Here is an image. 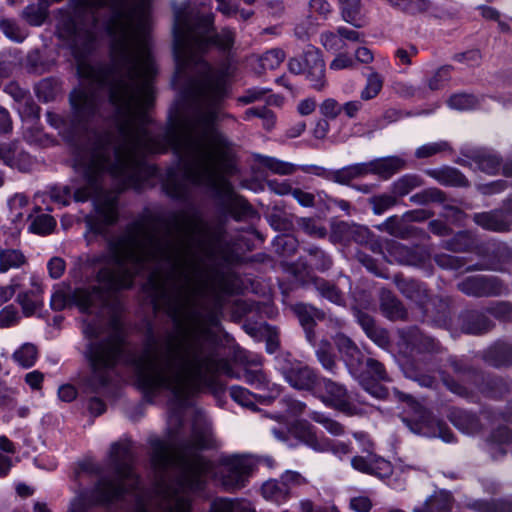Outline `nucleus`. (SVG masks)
I'll use <instances>...</instances> for the list:
<instances>
[{
  "mask_svg": "<svg viewBox=\"0 0 512 512\" xmlns=\"http://www.w3.org/2000/svg\"><path fill=\"white\" fill-rule=\"evenodd\" d=\"M392 7L398 8L404 12L415 13L424 6L422 0H386Z\"/></svg>",
  "mask_w": 512,
  "mask_h": 512,
  "instance_id": "obj_45",
  "label": "nucleus"
},
{
  "mask_svg": "<svg viewBox=\"0 0 512 512\" xmlns=\"http://www.w3.org/2000/svg\"><path fill=\"white\" fill-rule=\"evenodd\" d=\"M26 258L20 250L2 249L0 250V273H5L9 269H17L24 265Z\"/></svg>",
  "mask_w": 512,
  "mask_h": 512,
  "instance_id": "obj_23",
  "label": "nucleus"
},
{
  "mask_svg": "<svg viewBox=\"0 0 512 512\" xmlns=\"http://www.w3.org/2000/svg\"><path fill=\"white\" fill-rule=\"evenodd\" d=\"M449 68L442 67L429 79L428 86L431 90L442 88L449 80Z\"/></svg>",
  "mask_w": 512,
  "mask_h": 512,
  "instance_id": "obj_49",
  "label": "nucleus"
},
{
  "mask_svg": "<svg viewBox=\"0 0 512 512\" xmlns=\"http://www.w3.org/2000/svg\"><path fill=\"white\" fill-rule=\"evenodd\" d=\"M375 214H382L396 203V198L391 194L374 196L371 200Z\"/></svg>",
  "mask_w": 512,
  "mask_h": 512,
  "instance_id": "obj_43",
  "label": "nucleus"
},
{
  "mask_svg": "<svg viewBox=\"0 0 512 512\" xmlns=\"http://www.w3.org/2000/svg\"><path fill=\"white\" fill-rule=\"evenodd\" d=\"M311 418L314 421L320 423L329 433L335 436L341 435L344 432V428L340 423L333 419H330L329 417L325 416L322 413L312 412Z\"/></svg>",
  "mask_w": 512,
  "mask_h": 512,
  "instance_id": "obj_38",
  "label": "nucleus"
},
{
  "mask_svg": "<svg viewBox=\"0 0 512 512\" xmlns=\"http://www.w3.org/2000/svg\"><path fill=\"white\" fill-rule=\"evenodd\" d=\"M366 370H367V373L370 374L374 380H377V381H388L389 380L386 375L383 365L374 359L367 360Z\"/></svg>",
  "mask_w": 512,
  "mask_h": 512,
  "instance_id": "obj_50",
  "label": "nucleus"
},
{
  "mask_svg": "<svg viewBox=\"0 0 512 512\" xmlns=\"http://www.w3.org/2000/svg\"><path fill=\"white\" fill-rule=\"evenodd\" d=\"M286 381L295 389L315 392L319 380L314 371L301 363L280 368Z\"/></svg>",
  "mask_w": 512,
  "mask_h": 512,
  "instance_id": "obj_12",
  "label": "nucleus"
},
{
  "mask_svg": "<svg viewBox=\"0 0 512 512\" xmlns=\"http://www.w3.org/2000/svg\"><path fill=\"white\" fill-rule=\"evenodd\" d=\"M399 288L408 298L419 303H423L427 297L425 287L414 280L399 283Z\"/></svg>",
  "mask_w": 512,
  "mask_h": 512,
  "instance_id": "obj_29",
  "label": "nucleus"
},
{
  "mask_svg": "<svg viewBox=\"0 0 512 512\" xmlns=\"http://www.w3.org/2000/svg\"><path fill=\"white\" fill-rule=\"evenodd\" d=\"M298 224L309 235H313L316 237L325 236V229L318 226L313 219L301 218L299 219Z\"/></svg>",
  "mask_w": 512,
  "mask_h": 512,
  "instance_id": "obj_53",
  "label": "nucleus"
},
{
  "mask_svg": "<svg viewBox=\"0 0 512 512\" xmlns=\"http://www.w3.org/2000/svg\"><path fill=\"white\" fill-rule=\"evenodd\" d=\"M350 507L356 512H369L371 510L372 503L368 497L358 496L351 499Z\"/></svg>",
  "mask_w": 512,
  "mask_h": 512,
  "instance_id": "obj_60",
  "label": "nucleus"
},
{
  "mask_svg": "<svg viewBox=\"0 0 512 512\" xmlns=\"http://www.w3.org/2000/svg\"><path fill=\"white\" fill-rule=\"evenodd\" d=\"M310 264L320 270H325L330 267L331 260L323 251L315 248L311 251Z\"/></svg>",
  "mask_w": 512,
  "mask_h": 512,
  "instance_id": "obj_54",
  "label": "nucleus"
},
{
  "mask_svg": "<svg viewBox=\"0 0 512 512\" xmlns=\"http://www.w3.org/2000/svg\"><path fill=\"white\" fill-rule=\"evenodd\" d=\"M294 312L306 332L307 340L313 343L314 336L311 328L316 320H320L324 317V314L315 307L303 303L296 304L294 306Z\"/></svg>",
  "mask_w": 512,
  "mask_h": 512,
  "instance_id": "obj_17",
  "label": "nucleus"
},
{
  "mask_svg": "<svg viewBox=\"0 0 512 512\" xmlns=\"http://www.w3.org/2000/svg\"><path fill=\"white\" fill-rule=\"evenodd\" d=\"M394 395L407 405L403 422L411 432L425 437H438L446 443L453 442L454 435L452 431L444 423L435 420L430 413L411 396L397 389L394 390Z\"/></svg>",
  "mask_w": 512,
  "mask_h": 512,
  "instance_id": "obj_5",
  "label": "nucleus"
},
{
  "mask_svg": "<svg viewBox=\"0 0 512 512\" xmlns=\"http://www.w3.org/2000/svg\"><path fill=\"white\" fill-rule=\"evenodd\" d=\"M447 149H449V145L445 141L427 143L416 149L415 156L417 158H428Z\"/></svg>",
  "mask_w": 512,
  "mask_h": 512,
  "instance_id": "obj_37",
  "label": "nucleus"
},
{
  "mask_svg": "<svg viewBox=\"0 0 512 512\" xmlns=\"http://www.w3.org/2000/svg\"><path fill=\"white\" fill-rule=\"evenodd\" d=\"M37 349L33 344L25 343L13 353L14 361L23 368L33 366L37 360Z\"/></svg>",
  "mask_w": 512,
  "mask_h": 512,
  "instance_id": "obj_24",
  "label": "nucleus"
},
{
  "mask_svg": "<svg viewBox=\"0 0 512 512\" xmlns=\"http://www.w3.org/2000/svg\"><path fill=\"white\" fill-rule=\"evenodd\" d=\"M271 431L279 441L285 442L288 435H291L318 452L332 451L338 457H342L351 451L350 447L345 443L332 442L325 437L319 438L307 421H296L292 425L285 423L280 428L273 427Z\"/></svg>",
  "mask_w": 512,
  "mask_h": 512,
  "instance_id": "obj_6",
  "label": "nucleus"
},
{
  "mask_svg": "<svg viewBox=\"0 0 512 512\" xmlns=\"http://www.w3.org/2000/svg\"><path fill=\"white\" fill-rule=\"evenodd\" d=\"M492 353L495 354L493 364L496 366L509 365L512 363V349L508 345L495 347Z\"/></svg>",
  "mask_w": 512,
  "mask_h": 512,
  "instance_id": "obj_47",
  "label": "nucleus"
},
{
  "mask_svg": "<svg viewBox=\"0 0 512 512\" xmlns=\"http://www.w3.org/2000/svg\"><path fill=\"white\" fill-rule=\"evenodd\" d=\"M262 495L267 500L280 504L288 498L289 487L280 480H269L262 486Z\"/></svg>",
  "mask_w": 512,
  "mask_h": 512,
  "instance_id": "obj_21",
  "label": "nucleus"
},
{
  "mask_svg": "<svg viewBox=\"0 0 512 512\" xmlns=\"http://www.w3.org/2000/svg\"><path fill=\"white\" fill-rule=\"evenodd\" d=\"M292 196L298 203L304 207H311L314 205L315 197L313 194L305 192L299 188H295Z\"/></svg>",
  "mask_w": 512,
  "mask_h": 512,
  "instance_id": "obj_63",
  "label": "nucleus"
},
{
  "mask_svg": "<svg viewBox=\"0 0 512 512\" xmlns=\"http://www.w3.org/2000/svg\"><path fill=\"white\" fill-rule=\"evenodd\" d=\"M49 275L54 278H60L65 271V262L62 258L53 257L47 264Z\"/></svg>",
  "mask_w": 512,
  "mask_h": 512,
  "instance_id": "obj_56",
  "label": "nucleus"
},
{
  "mask_svg": "<svg viewBox=\"0 0 512 512\" xmlns=\"http://www.w3.org/2000/svg\"><path fill=\"white\" fill-rule=\"evenodd\" d=\"M8 206L10 220L14 224V227L12 228V232L9 237L5 240L6 244L13 243L17 239L23 226L24 218L31 217V214L29 213L30 209L28 207V199L23 194H15L11 197L8 201Z\"/></svg>",
  "mask_w": 512,
  "mask_h": 512,
  "instance_id": "obj_13",
  "label": "nucleus"
},
{
  "mask_svg": "<svg viewBox=\"0 0 512 512\" xmlns=\"http://www.w3.org/2000/svg\"><path fill=\"white\" fill-rule=\"evenodd\" d=\"M267 184H268L269 189L273 193H275L277 195H281V196L289 195V194L292 195V193L295 189V188H292L290 182L287 180L273 179V180H269Z\"/></svg>",
  "mask_w": 512,
  "mask_h": 512,
  "instance_id": "obj_52",
  "label": "nucleus"
},
{
  "mask_svg": "<svg viewBox=\"0 0 512 512\" xmlns=\"http://www.w3.org/2000/svg\"><path fill=\"white\" fill-rule=\"evenodd\" d=\"M319 110L324 117L335 119L341 113L342 105L335 99L328 98L321 103Z\"/></svg>",
  "mask_w": 512,
  "mask_h": 512,
  "instance_id": "obj_46",
  "label": "nucleus"
},
{
  "mask_svg": "<svg viewBox=\"0 0 512 512\" xmlns=\"http://www.w3.org/2000/svg\"><path fill=\"white\" fill-rule=\"evenodd\" d=\"M280 481L282 483H285L286 487H289V490L294 486H299L303 484L304 478L297 472L294 471H287L282 476Z\"/></svg>",
  "mask_w": 512,
  "mask_h": 512,
  "instance_id": "obj_62",
  "label": "nucleus"
},
{
  "mask_svg": "<svg viewBox=\"0 0 512 512\" xmlns=\"http://www.w3.org/2000/svg\"><path fill=\"white\" fill-rule=\"evenodd\" d=\"M363 164L358 163L343 168L335 173L334 179L336 182L346 184L354 178L364 176Z\"/></svg>",
  "mask_w": 512,
  "mask_h": 512,
  "instance_id": "obj_34",
  "label": "nucleus"
},
{
  "mask_svg": "<svg viewBox=\"0 0 512 512\" xmlns=\"http://www.w3.org/2000/svg\"><path fill=\"white\" fill-rule=\"evenodd\" d=\"M335 343L339 352L342 354L343 359L352 373H356L363 360L361 351L356 345L345 335L338 334L335 338Z\"/></svg>",
  "mask_w": 512,
  "mask_h": 512,
  "instance_id": "obj_15",
  "label": "nucleus"
},
{
  "mask_svg": "<svg viewBox=\"0 0 512 512\" xmlns=\"http://www.w3.org/2000/svg\"><path fill=\"white\" fill-rule=\"evenodd\" d=\"M55 225L56 221L52 216L41 214L32 220L29 226V231L36 234L45 235L50 233L54 229Z\"/></svg>",
  "mask_w": 512,
  "mask_h": 512,
  "instance_id": "obj_33",
  "label": "nucleus"
},
{
  "mask_svg": "<svg viewBox=\"0 0 512 512\" xmlns=\"http://www.w3.org/2000/svg\"><path fill=\"white\" fill-rule=\"evenodd\" d=\"M0 27L3 33L13 41L21 42L25 38V34L10 20H2Z\"/></svg>",
  "mask_w": 512,
  "mask_h": 512,
  "instance_id": "obj_48",
  "label": "nucleus"
},
{
  "mask_svg": "<svg viewBox=\"0 0 512 512\" xmlns=\"http://www.w3.org/2000/svg\"><path fill=\"white\" fill-rule=\"evenodd\" d=\"M365 175L375 174L383 179H388L405 167V160L399 156L377 158L367 163H362Z\"/></svg>",
  "mask_w": 512,
  "mask_h": 512,
  "instance_id": "obj_14",
  "label": "nucleus"
},
{
  "mask_svg": "<svg viewBox=\"0 0 512 512\" xmlns=\"http://www.w3.org/2000/svg\"><path fill=\"white\" fill-rule=\"evenodd\" d=\"M383 87V77L377 72H371L367 77L364 89L361 91V99L364 101L375 98Z\"/></svg>",
  "mask_w": 512,
  "mask_h": 512,
  "instance_id": "obj_27",
  "label": "nucleus"
},
{
  "mask_svg": "<svg viewBox=\"0 0 512 512\" xmlns=\"http://www.w3.org/2000/svg\"><path fill=\"white\" fill-rule=\"evenodd\" d=\"M10 160H11V163H8L7 166H9L11 168L18 169L19 171H22V172H27V171L31 170V168L33 166V160L29 156V154L20 150L17 146H16L15 155L11 154Z\"/></svg>",
  "mask_w": 512,
  "mask_h": 512,
  "instance_id": "obj_35",
  "label": "nucleus"
},
{
  "mask_svg": "<svg viewBox=\"0 0 512 512\" xmlns=\"http://www.w3.org/2000/svg\"><path fill=\"white\" fill-rule=\"evenodd\" d=\"M240 360L247 365H250L244 372V380L251 386L264 390L263 394L259 397L263 400H272L280 395L281 387L278 384L270 383L263 372L258 369L261 365V358L257 355H252L248 352L240 354Z\"/></svg>",
  "mask_w": 512,
  "mask_h": 512,
  "instance_id": "obj_10",
  "label": "nucleus"
},
{
  "mask_svg": "<svg viewBox=\"0 0 512 512\" xmlns=\"http://www.w3.org/2000/svg\"><path fill=\"white\" fill-rule=\"evenodd\" d=\"M285 58V53L281 49H272L265 52L258 58L262 70H273L280 66Z\"/></svg>",
  "mask_w": 512,
  "mask_h": 512,
  "instance_id": "obj_30",
  "label": "nucleus"
},
{
  "mask_svg": "<svg viewBox=\"0 0 512 512\" xmlns=\"http://www.w3.org/2000/svg\"><path fill=\"white\" fill-rule=\"evenodd\" d=\"M509 450L512 451V433L506 427L499 428L491 437L490 452L499 457Z\"/></svg>",
  "mask_w": 512,
  "mask_h": 512,
  "instance_id": "obj_20",
  "label": "nucleus"
},
{
  "mask_svg": "<svg viewBox=\"0 0 512 512\" xmlns=\"http://www.w3.org/2000/svg\"><path fill=\"white\" fill-rule=\"evenodd\" d=\"M315 287L322 297L328 299L332 303L338 305L342 304L343 296L333 284H330L323 279H317L315 281Z\"/></svg>",
  "mask_w": 512,
  "mask_h": 512,
  "instance_id": "obj_32",
  "label": "nucleus"
},
{
  "mask_svg": "<svg viewBox=\"0 0 512 512\" xmlns=\"http://www.w3.org/2000/svg\"><path fill=\"white\" fill-rule=\"evenodd\" d=\"M459 288L467 295L483 296L497 294L499 289L486 277H471L459 284Z\"/></svg>",
  "mask_w": 512,
  "mask_h": 512,
  "instance_id": "obj_16",
  "label": "nucleus"
},
{
  "mask_svg": "<svg viewBox=\"0 0 512 512\" xmlns=\"http://www.w3.org/2000/svg\"><path fill=\"white\" fill-rule=\"evenodd\" d=\"M484 98L481 99L477 98L474 95L466 94V93H459L452 95L448 101L447 104L451 109L458 110V111H468L472 109H477L482 107V101Z\"/></svg>",
  "mask_w": 512,
  "mask_h": 512,
  "instance_id": "obj_22",
  "label": "nucleus"
},
{
  "mask_svg": "<svg viewBox=\"0 0 512 512\" xmlns=\"http://www.w3.org/2000/svg\"><path fill=\"white\" fill-rule=\"evenodd\" d=\"M216 257V242L195 214L182 213L164 233L135 222L93 259L100 265L99 287L71 291L68 285L57 284L50 304L56 311L75 304L81 312L91 313L104 305L106 291L129 288L136 275L147 274L155 304L166 307L179 335L145 350L135 365L137 383L145 393L167 390L182 402L203 388L220 390L217 375L232 376L229 362L218 357L198 308Z\"/></svg>",
  "mask_w": 512,
  "mask_h": 512,
  "instance_id": "obj_2",
  "label": "nucleus"
},
{
  "mask_svg": "<svg viewBox=\"0 0 512 512\" xmlns=\"http://www.w3.org/2000/svg\"><path fill=\"white\" fill-rule=\"evenodd\" d=\"M316 355L322 366L328 370L333 371L335 367V360L331 353V346L328 342L322 341L316 350Z\"/></svg>",
  "mask_w": 512,
  "mask_h": 512,
  "instance_id": "obj_39",
  "label": "nucleus"
},
{
  "mask_svg": "<svg viewBox=\"0 0 512 512\" xmlns=\"http://www.w3.org/2000/svg\"><path fill=\"white\" fill-rule=\"evenodd\" d=\"M151 2L80 0L73 15L62 17L57 25L79 77L90 86L71 93L72 131L80 130L98 110V89L108 91L117 115V135L97 136L76 163L85 183L74 190L75 200H117L121 190L140 188L154 172L143 157L169 148L181 165L167 171L164 188L169 196L184 198L188 184L230 192L226 175L233 171V153L214 122L232 72L229 65L210 67L202 55L213 45L229 50L234 33L229 29L211 33V0H187L175 8L174 84L186 90L166 130L153 133L148 110L157 68L149 38Z\"/></svg>",
  "mask_w": 512,
  "mask_h": 512,
  "instance_id": "obj_1",
  "label": "nucleus"
},
{
  "mask_svg": "<svg viewBox=\"0 0 512 512\" xmlns=\"http://www.w3.org/2000/svg\"><path fill=\"white\" fill-rule=\"evenodd\" d=\"M358 322L363 327L366 334L374 341H376L380 344L381 341L385 339V337L382 335V332H380L379 333L380 335L378 336L377 328H376L374 321L371 317L364 315V314L358 315Z\"/></svg>",
  "mask_w": 512,
  "mask_h": 512,
  "instance_id": "obj_42",
  "label": "nucleus"
},
{
  "mask_svg": "<svg viewBox=\"0 0 512 512\" xmlns=\"http://www.w3.org/2000/svg\"><path fill=\"white\" fill-rule=\"evenodd\" d=\"M353 66L354 60L346 54L337 55L334 58V60L330 63V69L332 70L348 69L352 68Z\"/></svg>",
  "mask_w": 512,
  "mask_h": 512,
  "instance_id": "obj_59",
  "label": "nucleus"
},
{
  "mask_svg": "<svg viewBox=\"0 0 512 512\" xmlns=\"http://www.w3.org/2000/svg\"><path fill=\"white\" fill-rule=\"evenodd\" d=\"M83 334V355L90 373L82 379V386L86 392H97L111 380L122 352V339L116 327L106 329L98 319L85 320Z\"/></svg>",
  "mask_w": 512,
  "mask_h": 512,
  "instance_id": "obj_3",
  "label": "nucleus"
},
{
  "mask_svg": "<svg viewBox=\"0 0 512 512\" xmlns=\"http://www.w3.org/2000/svg\"><path fill=\"white\" fill-rule=\"evenodd\" d=\"M308 6L310 18L327 19L332 11L331 5L326 0H310Z\"/></svg>",
  "mask_w": 512,
  "mask_h": 512,
  "instance_id": "obj_40",
  "label": "nucleus"
},
{
  "mask_svg": "<svg viewBox=\"0 0 512 512\" xmlns=\"http://www.w3.org/2000/svg\"><path fill=\"white\" fill-rule=\"evenodd\" d=\"M340 41L341 39L338 33L325 32L321 35L322 44L329 50L341 49L342 46L340 45Z\"/></svg>",
  "mask_w": 512,
  "mask_h": 512,
  "instance_id": "obj_57",
  "label": "nucleus"
},
{
  "mask_svg": "<svg viewBox=\"0 0 512 512\" xmlns=\"http://www.w3.org/2000/svg\"><path fill=\"white\" fill-rule=\"evenodd\" d=\"M475 162L478 168L487 174H496L501 168L498 156L490 152L478 154Z\"/></svg>",
  "mask_w": 512,
  "mask_h": 512,
  "instance_id": "obj_28",
  "label": "nucleus"
},
{
  "mask_svg": "<svg viewBox=\"0 0 512 512\" xmlns=\"http://www.w3.org/2000/svg\"><path fill=\"white\" fill-rule=\"evenodd\" d=\"M282 403L285 407V412L290 417H296L302 414L305 410L306 405L298 400L291 398H284Z\"/></svg>",
  "mask_w": 512,
  "mask_h": 512,
  "instance_id": "obj_55",
  "label": "nucleus"
},
{
  "mask_svg": "<svg viewBox=\"0 0 512 512\" xmlns=\"http://www.w3.org/2000/svg\"><path fill=\"white\" fill-rule=\"evenodd\" d=\"M17 312L12 306H7L0 311V326L9 327L15 323Z\"/></svg>",
  "mask_w": 512,
  "mask_h": 512,
  "instance_id": "obj_61",
  "label": "nucleus"
},
{
  "mask_svg": "<svg viewBox=\"0 0 512 512\" xmlns=\"http://www.w3.org/2000/svg\"><path fill=\"white\" fill-rule=\"evenodd\" d=\"M24 15L27 21L34 26L41 25L45 19V13L40 8L28 7L24 11Z\"/></svg>",
  "mask_w": 512,
  "mask_h": 512,
  "instance_id": "obj_58",
  "label": "nucleus"
},
{
  "mask_svg": "<svg viewBox=\"0 0 512 512\" xmlns=\"http://www.w3.org/2000/svg\"><path fill=\"white\" fill-rule=\"evenodd\" d=\"M421 185L422 179L418 175L407 174L394 182L393 191L399 196H404Z\"/></svg>",
  "mask_w": 512,
  "mask_h": 512,
  "instance_id": "obj_26",
  "label": "nucleus"
},
{
  "mask_svg": "<svg viewBox=\"0 0 512 512\" xmlns=\"http://www.w3.org/2000/svg\"><path fill=\"white\" fill-rule=\"evenodd\" d=\"M354 437L362 443L363 452H366L367 455L353 457L351 459L352 467L359 472L378 477L389 476L392 472L390 462L372 452L373 443L368 439L367 435L364 433H355Z\"/></svg>",
  "mask_w": 512,
  "mask_h": 512,
  "instance_id": "obj_9",
  "label": "nucleus"
},
{
  "mask_svg": "<svg viewBox=\"0 0 512 512\" xmlns=\"http://www.w3.org/2000/svg\"><path fill=\"white\" fill-rule=\"evenodd\" d=\"M343 19L357 28L366 25V20L361 14L360 0H338Z\"/></svg>",
  "mask_w": 512,
  "mask_h": 512,
  "instance_id": "obj_19",
  "label": "nucleus"
},
{
  "mask_svg": "<svg viewBox=\"0 0 512 512\" xmlns=\"http://www.w3.org/2000/svg\"><path fill=\"white\" fill-rule=\"evenodd\" d=\"M17 300L26 315H32L42 305L41 298L36 294L32 296V294L28 292L20 293Z\"/></svg>",
  "mask_w": 512,
  "mask_h": 512,
  "instance_id": "obj_36",
  "label": "nucleus"
},
{
  "mask_svg": "<svg viewBox=\"0 0 512 512\" xmlns=\"http://www.w3.org/2000/svg\"><path fill=\"white\" fill-rule=\"evenodd\" d=\"M266 93L264 89L253 88L246 91V93L239 98V101L244 104L255 102L262 98Z\"/></svg>",
  "mask_w": 512,
  "mask_h": 512,
  "instance_id": "obj_64",
  "label": "nucleus"
},
{
  "mask_svg": "<svg viewBox=\"0 0 512 512\" xmlns=\"http://www.w3.org/2000/svg\"><path fill=\"white\" fill-rule=\"evenodd\" d=\"M132 455L128 444L115 443L109 455V468L112 478H101L96 486L86 495L76 496L68 512H86L93 504H109L124 497L129 490L138 487V479L132 470Z\"/></svg>",
  "mask_w": 512,
  "mask_h": 512,
  "instance_id": "obj_4",
  "label": "nucleus"
},
{
  "mask_svg": "<svg viewBox=\"0 0 512 512\" xmlns=\"http://www.w3.org/2000/svg\"><path fill=\"white\" fill-rule=\"evenodd\" d=\"M260 163L271 172L279 175H291L297 169L296 165L292 163L281 161L279 159L268 156H262Z\"/></svg>",
  "mask_w": 512,
  "mask_h": 512,
  "instance_id": "obj_25",
  "label": "nucleus"
},
{
  "mask_svg": "<svg viewBox=\"0 0 512 512\" xmlns=\"http://www.w3.org/2000/svg\"><path fill=\"white\" fill-rule=\"evenodd\" d=\"M288 68L293 74H305L314 89L325 87V64L318 49L309 47L300 58L290 59Z\"/></svg>",
  "mask_w": 512,
  "mask_h": 512,
  "instance_id": "obj_7",
  "label": "nucleus"
},
{
  "mask_svg": "<svg viewBox=\"0 0 512 512\" xmlns=\"http://www.w3.org/2000/svg\"><path fill=\"white\" fill-rule=\"evenodd\" d=\"M71 195L72 189L69 186H54L50 190V198L62 206L70 203Z\"/></svg>",
  "mask_w": 512,
  "mask_h": 512,
  "instance_id": "obj_44",
  "label": "nucleus"
},
{
  "mask_svg": "<svg viewBox=\"0 0 512 512\" xmlns=\"http://www.w3.org/2000/svg\"><path fill=\"white\" fill-rule=\"evenodd\" d=\"M470 246V239L467 233L461 232L446 243V247L452 251H464Z\"/></svg>",
  "mask_w": 512,
  "mask_h": 512,
  "instance_id": "obj_51",
  "label": "nucleus"
},
{
  "mask_svg": "<svg viewBox=\"0 0 512 512\" xmlns=\"http://www.w3.org/2000/svg\"><path fill=\"white\" fill-rule=\"evenodd\" d=\"M474 221L485 229L492 231H505L509 228L506 215L502 211L476 214Z\"/></svg>",
  "mask_w": 512,
  "mask_h": 512,
  "instance_id": "obj_18",
  "label": "nucleus"
},
{
  "mask_svg": "<svg viewBox=\"0 0 512 512\" xmlns=\"http://www.w3.org/2000/svg\"><path fill=\"white\" fill-rule=\"evenodd\" d=\"M253 462L245 455H233L221 460L215 476L227 490L240 488L251 470Z\"/></svg>",
  "mask_w": 512,
  "mask_h": 512,
  "instance_id": "obj_8",
  "label": "nucleus"
},
{
  "mask_svg": "<svg viewBox=\"0 0 512 512\" xmlns=\"http://www.w3.org/2000/svg\"><path fill=\"white\" fill-rule=\"evenodd\" d=\"M407 342L412 346V349H416L419 352H432L437 346L432 338L425 336L418 331L413 332L407 339Z\"/></svg>",
  "mask_w": 512,
  "mask_h": 512,
  "instance_id": "obj_31",
  "label": "nucleus"
},
{
  "mask_svg": "<svg viewBox=\"0 0 512 512\" xmlns=\"http://www.w3.org/2000/svg\"><path fill=\"white\" fill-rule=\"evenodd\" d=\"M232 399L242 406H251L254 404L255 395L241 386H232L230 388Z\"/></svg>",
  "mask_w": 512,
  "mask_h": 512,
  "instance_id": "obj_41",
  "label": "nucleus"
},
{
  "mask_svg": "<svg viewBox=\"0 0 512 512\" xmlns=\"http://www.w3.org/2000/svg\"><path fill=\"white\" fill-rule=\"evenodd\" d=\"M314 394L327 406L347 414H354L351 397L342 385L328 379H320Z\"/></svg>",
  "mask_w": 512,
  "mask_h": 512,
  "instance_id": "obj_11",
  "label": "nucleus"
}]
</instances>
